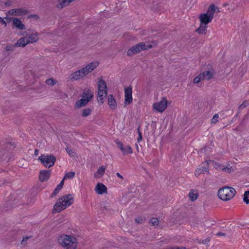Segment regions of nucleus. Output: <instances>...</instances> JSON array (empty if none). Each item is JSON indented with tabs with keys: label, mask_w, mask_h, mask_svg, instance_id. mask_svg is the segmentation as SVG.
<instances>
[{
	"label": "nucleus",
	"mask_w": 249,
	"mask_h": 249,
	"mask_svg": "<svg viewBox=\"0 0 249 249\" xmlns=\"http://www.w3.org/2000/svg\"><path fill=\"white\" fill-rule=\"evenodd\" d=\"M38 160L45 167L50 168L54 165L55 157L52 155H41Z\"/></svg>",
	"instance_id": "obj_6"
},
{
	"label": "nucleus",
	"mask_w": 249,
	"mask_h": 249,
	"mask_svg": "<svg viewBox=\"0 0 249 249\" xmlns=\"http://www.w3.org/2000/svg\"><path fill=\"white\" fill-rule=\"evenodd\" d=\"M132 102V88L128 87L124 88V105L130 104Z\"/></svg>",
	"instance_id": "obj_9"
},
{
	"label": "nucleus",
	"mask_w": 249,
	"mask_h": 249,
	"mask_svg": "<svg viewBox=\"0 0 249 249\" xmlns=\"http://www.w3.org/2000/svg\"><path fill=\"white\" fill-rule=\"evenodd\" d=\"M202 75H201L200 74H199L194 79V83L195 84H197L200 81L203 80L202 78Z\"/></svg>",
	"instance_id": "obj_36"
},
{
	"label": "nucleus",
	"mask_w": 249,
	"mask_h": 249,
	"mask_svg": "<svg viewBox=\"0 0 249 249\" xmlns=\"http://www.w3.org/2000/svg\"><path fill=\"white\" fill-rule=\"evenodd\" d=\"M99 65V63L97 61L92 62L87 65L84 68H82V71L85 72V75L92 71L96 68Z\"/></svg>",
	"instance_id": "obj_11"
},
{
	"label": "nucleus",
	"mask_w": 249,
	"mask_h": 249,
	"mask_svg": "<svg viewBox=\"0 0 249 249\" xmlns=\"http://www.w3.org/2000/svg\"><path fill=\"white\" fill-rule=\"evenodd\" d=\"M74 202V198L71 194L63 196V210L66 209Z\"/></svg>",
	"instance_id": "obj_14"
},
{
	"label": "nucleus",
	"mask_w": 249,
	"mask_h": 249,
	"mask_svg": "<svg viewBox=\"0 0 249 249\" xmlns=\"http://www.w3.org/2000/svg\"><path fill=\"white\" fill-rule=\"evenodd\" d=\"M152 47V46L151 44H146L144 42H141L133 46L127 51V54L129 56H131L140 52L141 51L147 50L148 49L151 48Z\"/></svg>",
	"instance_id": "obj_5"
},
{
	"label": "nucleus",
	"mask_w": 249,
	"mask_h": 249,
	"mask_svg": "<svg viewBox=\"0 0 249 249\" xmlns=\"http://www.w3.org/2000/svg\"><path fill=\"white\" fill-rule=\"evenodd\" d=\"M168 101L165 97H162L161 100L153 105V109L158 112H163L167 107Z\"/></svg>",
	"instance_id": "obj_8"
},
{
	"label": "nucleus",
	"mask_w": 249,
	"mask_h": 249,
	"mask_svg": "<svg viewBox=\"0 0 249 249\" xmlns=\"http://www.w3.org/2000/svg\"><path fill=\"white\" fill-rule=\"evenodd\" d=\"M216 235L218 236H225L226 235V234L224 232H218L216 233Z\"/></svg>",
	"instance_id": "obj_45"
},
{
	"label": "nucleus",
	"mask_w": 249,
	"mask_h": 249,
	"mask_svg": "<svg viewBox=\"0 0 249 249\" xmlns=\"http://www.w3.org/2000/svg\"><path fill=\"white\" fill-rule=\"evenodd\" d=\"M106 168L103 166L98 168L97 171L94 174V177L96 178H101L105 173Z\"/></svg>",
	"instance_id": "obj_24"
},
{
	"label": "nucleus",
	"mask_w": 249,
	"mask_h": 249,
	"mask_svg": "<svg viewBox=\"0 0 249 249\" xmlns=\"http://www.w3.org/2000/svg\"><path fill=\"white\" fill-rule=\"evenodd\" d=\"M62 210V198H59L54 205L53 213H60Z\"/></svg>",
	"instance_id": "obj_17"
},
{
	"label": "nucleus",
	"mask_w": 249,
	"mask_h": 249,
	"mask_svg": "<svg viewBox=\"0 0 249 249\" xmlns=\"http://www.w3.org/2000/svg\"><path fill=\"white\" fill-rule=\"evenodd\" d=\"M189 197L191 201H194L196 200L198 197V195L197 193H194L193 192H190L189 195Z\"/></svg>",
	"instance_id": "obj_29"
},
{
	"label": "nucleus",
	"mask_w": 249,
	"mask_h": 249,
	"mask_svg": "<svg viewBox=\"0 0 249 249\" xmlns=\"http://www.w3.org/2000/svg\"><path fill=\"white\" fill-rule=\"evenodd\" d=\"M175 249H186V247H175Z\"/></svg>",
	"instance_id": "obj_48"
},
{
	"label": "nucleus",
	"mask_w": 249,
	"mask_h": 249,
	"mask_svg": "<svg viewBox=\"0 0 249 249\" xmlns=\"http://www.w3.org/2000/svg\"><path fill=\"white\" fill-rule=\"evenodd\" d=\"M219 115L217 114H215L212 119L211 120V124H215L218 122Z\"/></svg>",
	"instance_id": "obj_35"
},
{
	"label": "nucleus",
	"mask_w": 249,
	"mask_h": 249,
	"mask_svg": "<svg viewBox=\"0 0 249 249\" xmlns=\"http://www.w3.org/2000/svg\"><path fill=\"white\" fill-rule=\"evenodd\" d=\"M22 37L19 38L15 43L16 47H24L27 44L37 42L39 40V34L35 31L28 30L23 32Z\"/></svg>",
	"instance_id": "obj_2"
},
{
	"label": "nucleus",
	"mask_w": 249,
	"mask_h": 249,
	"mask_svg": "<svg viewBox=\"0 0 249 249\" xmlns=\"http://www.w3.org/2000/svg\"><path fill=\"white\" fill-rule=\"evenodd\" d=\"M74 0H63V6L68 5L70 3L73 1Z\"/></svg>",
	"instance_id": "obj_41"
},
{
	"label": "nucleus",
	"mask_w": 249,
	"mask_h": 249,
	"mask_svg": "<svg viewBox=\"0 0 249 249\" xmlns=\"http://www.w3.org/2000/svg\"><path fill=\"white\" fill-rule=\"evenodd\" d=\"M66 151L68 153V154L71 157H73L75 155V152L73 151L70 147H67L66 148Z\"/></svg>",
	"instance_id": "obj_34"
},
{
	"label": "nucleus",
	"mask_w": 249,
	"mask_h": 249,
	"mask_svg": "<svg viewBox=\"0 0 249 249\" xmlns=\"http://www.w3.org/2000/svg\"><path fill=\"white\" fill-rule=\"evenodd\" d=\"M93 93L90 89H85L82 95V99L77 101L75 107H81L86 106L93 98Z\"/></svg>",
	"instance_id": "obj_4"
},
{
	"label": "nucleus",
	"mask_w": 249,
	"mask_h": 249,
	"mask_svg": "<svg viewBox=\"0 0 249 249\" xmlns=\"http://www.w3.org/2000/svg\"><path fill=\"white\" fill-rule=\"evenodd\" d=\"M235 190L232 187H224L218 191V196L222 200L227 201L232 198L236 194Z\"/></svg>",
	"instance_id": "obj_3"
},
{
	"label": "nucleus",
	"mask_w": 249,
	"mask_h": 249,
	"mask_svg": "<svg viewBox=\"0 0 249 249\" xmlns=\"http://www.w3.org/2000/svg\"><path fill=\"white\" fill-rule=\"evenodd\" d=\"M75 173L73 171H71L65 174L64 177H63V181L65 179H72L74 177Z\"/></svg>",
	"instance_id": "obj_28"
},
{
	"label": "nucleus",
	"mask_w": 249,
	"mask_h": 249,
	"mask_svg": "<svg viewBox=\"0 0 249 249\" xmlns=\"http://www.w3.org/2000/svg\"><path fill=\"white\" fill-rule=\"evenodd\" d=\"M249 105V103L246 101H244L243 103L239 107L238 110H240L245 107H246Z\"/></svg>",
	"instance_id": "obj_37"
},
{
	"label": "nucleus",
	"mask_w": 249,
	"mask_h": 249,
	"mask_svg": "<svg viewBox=\"0 0 249 249\" xmlns=\"http://www.w3.org/2000/svg\"><path fill=\"white\" fill-rule=\"evenodd\" d=\"M99 65V63L97 61L92 62L87 65L84 68H82V71L85 72V75L92 71L96 68Z\"/></svg>",
	"instance_id": "obj_12"
},
{
	"label": "nucleus",
	"mask_w": 249,
	"mask_h": 249,
	"mask_svg": "<svg viewBox=\"0 0 249 249\" xmlns=\"http://www.w3.org/2000/svg\"><path fill=\"white\" fill-rule=\"evenodd\" d=\"M31 17H34V18H38V16L37 15H33V16H31Z\"/></svg>",
	"instance_id": "obj_51"
},
{
	"label": "nucleus",
	"mask_w": 249,
	"mask_h": 249,
	"mask_svg": "<svg viewBox=\"0 0 249 249\" xmlns=\"http://www.w3.org/2000/svg\"><path fill=\"white\" fill-rule=\"evenodd\" d=\"M107 90H104L103 91H98L97 100L98 102L101 104H103L104 102V98L107 96Z\"/></svg>",
	"instance_id": "obj_22"
},
{
	"label": "nucleus",
	"mask_w": 249,
	"mask_h": 249,
	"mask_svg": "<svg viewBox=\"0 0 249 249\" xmlns=\"http://www.w3.org/2000/svg\"><path fill=\"white\" fill-rule=\"evenodd\" d=\"M244 201L247 204H249V197L244 196Z\"/></svg>",
	"instance_id": "obj_44"
},
{
	"label": "nucleus",
	"mask_w": 249,
	"mask_h": 249,
	"mask_svg": "<svg viewBox=\"0 0 249 249\" xmlns=\"http://www.w3.org/2000/svg\"><path fill=\"white\" fill-rule=\"evenodd\" d=\"M169 249H175V247H171Z\"/></svg>",
	"instance_id": "obj_53"
},
{
	"label": "nucleus",
	"mask_w": 249,
	"mask_h": 249,
	"mask_svg": "<svg viewBox=\"0 0 249 249\" xmlns=\"http://www.w3.org/2000/svg\"><path fill=\"white\" fill-rule=\"evenodd\" d=\"M104 207L105 208V209H106V210H107V208H106V206H104Z\"/></svg>",
	"instance_id": "obj_54"
},
{
	"label": "nucleus",
	"mask_w": 249,
	"mask_h": 249,
	"mask_svg": "<svg viewBox=\"0 0 249 249\" xmlns=\"http://www.w3.org/2000/svg\"><path fill=\"white\" fill-rule=\"evenodd\" d=\"M92 110V109L90 107L85 108L82 112V116L84 117L89 116L91 114Z\"/></svg>",
	"instance_id": "obj_27"
},
{
	"label": "nucleus",
	"mask_w": 249,
	"mask_h": 249,
	"mask_svg": "<svg viewBox=\"0 0 249 249\" xmlns=\"http://www.w3.org/2000/svg\"><path fill=\"white\" fill-rule=\"evenodd\" d=\"M239 113H240V110H238V112H237V113H236V114L235 115V116L234 118H235V117H236L238 116V115H239Z\"/></svg>",
	"instance_id": "obj_50"
},
{
	"label": "nucleus",
	"mask_w": 249,
	"mask_h": 249,
	"mask_svg": "<svg viewBox=\"0 0 249 249\" xmlns=\"http://www.w3.org/2000/svg\"><path fill=\"white\" fill-rule=\"evenodd\" d=\"M45 82L47 85H50V86H53V85H55L57 83L56 80H55L53 78L47 79H46Z\"/></svg>",
	"instance_id": "obj_30"
},
{
	"label": "nucleus",
	"mask_w": 249,
	"mask_h": 249,
	"mask_svg": "<svg viewBox=\"0 0 249 249\" xmlns=\"http://www.w3.org/2000/svg\"><path fill=\"white\" fill-rule=\"evenodd\" d=\"M38 154V150L36 149L35 151V155L36 156H37Z\"/></svg>",
	"instance_id": "obj_49"
},
{
	"label": "nucleus",
	"mask_w": 249,
	"mask_h": 249,
	"mask_svg": "<svg viewBox=\"0 0 249 249\" xmlns=\"http://www.w3.org/2000/svg\"><path fill=\"white\" fill-rule=\"evenodd\" d=\"M108 104L112 109H115L117 107V103L112 94L108 96Z\"/></svg>",
	"instance_id": "obj_21"
},
{
	"label": "nucleus",
	"mask_w": 249,
	"mask_h": 249,
	"mask_svg": "<svg viewBox=\"0 0 249 249\" xmlns=\"http://www.w3.org/2000/svg\"><path fill=\"white\" fill-rule=\"evenodd\" d=\"M214 74V71L213 70L206 71L200 73V75H202L201 77L203 80H209L210 79H212L213 77Z\"/></svg>",
	"instance_id": "obj_18"
},
{
	"label": "nucleus",
	"mask_w": 249,
	"mask_h": 249,
	"mask_svg": "<svg viewBox=\"0 0 249 249\" xmlns=\"http://www.w3.org/2000/svg\"><path fill=\"white\" fill-rule=\"evenodd\" d=\"M95 191L98 194L102 195L107 192V188L103 184L99 183L96 186Z\"/></svg>",
	"instance_id": "obj_20"
},
{
	"label": "nucleus",
	"mask_w": 249,
	"mask_h": 249,
	"mask_svg": "<svg viewBox=\"0 0 249 249\" xmlns=\"http://www.w3.org/2000/svg\"><path fill=\"white\" fill-rule=\"evenodd\" d=\"M58 8H62V0H59L58 2V4L57 5Z\"/></svg>",
	"instance_id": "obj_42"
},
{
	"label": "nucleus",
	"mask_w": 249,
	"mask_h": 249,
	"mask_svg": "<svg viewBox=\"0 0 249 249\" xmlns=\"http://www.w3.org/2000/svg\"><path fill=\"white\" fill-rule=\"evenodd\" d=\"M104 90H107V84L105 81L100 79L98 82V91Z\"/></svg>",
	"instance_id": "obj_23"
},
{
	"label": "nucleus",
	"mask_w": 249,
	"mask_h": 249,
	"mask_svg": "<svg viewBox=\"0 0 249 249\" xmlns=\"http://www.w3.org/2000/svg\"><path fill=\"white\" fill-rule=\"evenodd\" d=\"M116 142L118 146L119 147L120 150L122 151V152H123V151H124V147L123 143L122 142Z\"/></svg>",
	"instance_id": "obj_38"
},
{
	"label": "nucleus",
	"mask_w": 249,
	"mask_h": 249,
	"mask_svg": "<svg viewBox=\"0 0 249 249\" xmlns=\"http://www.w3.org/2000/svg\"><path fill=\"white\" fill-rule=\"evenodd\" d=\"M7 13L9 15L21 16L25 15L27 13V11L22 8L13 9L9 10Z\"/></svg>",
	"instance_id": "obj_15"
},
{
	"label": "nucleus",
	"mask_w": 249,
	"mask_h": 249,
	"mask_svg": "<svg viewBox=\"0 0 249 249\" xmlns=\"http://www.w3.org/2000/svg\"><path fill=\"white\" fill-rule=\"evenodd\" d=\"M62 189V180L59 183V184L57 185L56 187L53 190V193L52 194L51 197H53L55 196Z\"/></svg>",
	"instance_id": "obj_26"
},
{
	"label": "nucleus",
	"mask_w": 249,
	"mask_h": 249,
	"mask_svg": "<svg viewBox=\"0 0 249 249\" xmlns=\"http://www.w3.org/2000/svg\"><path fill=\"white\" fill-rule=\"evenodd\" d=\"M138 132L139 133V137L138 138V142H140L141 141H142V134L140 130V128H138Z\"/></svg>",
	"instance_id": "obj_40"
},
{
	"label": "nucleus",
	"mask_w": 249,
	"mask_h": 249,
	"mask_svg": "<svg viewBox=\"0 0 249 249\" xmlns=\"http://www.w3.org/2000/svg\"><path fill=\"white\" fill-rule=\"evenodd\" d=\"M58 242H59V243L61 244V237L58 238Z\"/></svg>",
	"instance_id": "obj_52"
},
{
	"label": "nucleus",
	"mask_w": 249,
	"mask_h": 249,
	"mask_svg": "<svg viewBox=\"0 0 249 249\" xmlns=\"http://www.w3.org/2000/svg\"><path fill=\"white\" fill-rule=\"evenodd\" d=\"M0 23L4 25L5 27L7 26L6 21L1 18H0Z\"/></svg>",
	"instance_id": "obj_43"
},
{
	"label": "nucleus",
	"mask_w": 249,
	"mask_h": 249,
	"mask_svg": "<svg viewBox=\"0 0 249 249\" xmlns=\"http://www.w3.org/2000/svg\"><path fill=\"white\" fill-rule=\"evenodd\" d=\"M218 167L219 168V169H221V170L222 171L226 172V173H230L231 171V167H227L221 168V165L220 164H219L217 166V168H218Z\"/></svg>",
	"instance_id": "obj_32"
},
{
	"label": "nucleus",
	"mask_w": 249,
	"mask_h": 249,
	"mask_svg": "<svg viewBox=\"0 0 249 249\" xmlns=\"http://www.w3.org/2000/svg\"><path fill=\"white\" fill-rule=\"evenodd\" d=\"M12 25L13 26L20 30H24L25 29V25L18 18H14L13 19Z\"/></svg>",
	"instance_id": "obj_19"
},
{
	"label": "nucleus",
	"mask_w": 249,
	"mask_h": 249,
	"mask_svg": "<svg viewBox=\"0 0 249 249\" xmlns=\"http://www.w3.org/2000/svg\"><path fill=\"white\" fill-rule=\"evenodd\" d=\"M116 175L118 177H119V178H121V179H123V177L119 173H116Z\"/></svg>",
	"instance_id": "obj_47"
},
{
	"label": "nucleus",
	"mask_w": 249,
	"mask_h": 249,
	"mask_svg": "<svg viewBox=\"0 0 249 249\" xmlns=\"http://www.w3.org/2000/svg\"><path fill=\"white\" fill-rule=\"evenodd\" d=\"M219 11L217 7L213 4H211L206 13H203L199 15V19L200 24L199 27L196 30V32L199 34L206 35L208 24L212 21L214 14Z\"/></svg>",
	"instance_id": "obj_1"
},
{
	"label": "nucleus",
	"mask_w": 249,
	"mask_h": 249,
	"mask_svg": "<svg viewBox=\"0 0 249 249\" xmlns=\"http://www.w3.org/2000/svg\"><path fill=\"white\" fill-rule=\"evenodd\" d=\"M132 152V149L130 146H127L125 148H124V151H123V153L124 154H131Z\"/></svg>",
	"instance_id": "obj_33"
},
{
	"label": "nucleus",
	"mask_w": 249,
	"mask_h": 249,
	"mask_svg": "<svg viewBox=\"0 0 249 249\" xmlns=\"http://www.w3.org/2000/svg\"><path fill=\"white\" fill-rule=\"evenodd\" d=\"M248 119V116L246 115L244 116L243 119L242 120L240 124L237 126L235 130L236 131H242L244 128L245 126V121Z\"/></svg>",
	"instance_id": "obj_25"
},
{
	"label": "nucleus",
	"mask_w": 249,
	"mask_h": 249,
	"mask_svg": "<svg viewBox=\"0 0 249 249\" xmlns=\"http://www.w3.org/2000/svg\"><path fill=\"white\" fill-rule=\"evenodd\" d=\"M63 239V248L66 249H75L77 247L76 239L72 236L65 235Z\"/></svg>",
	"instance_id": "obj_7"
},
{
	"label": "nucleus",
	"mask_w": 249,
	"mask_h": 249,
	"mask_svg": "<svg viewBox=\"0 0 249 249\" xmlns=\"http://www.w3.org/2000/svg\"><path fill=\"white\" fill-rule=\"evenodd\" d=\"M85 72H84L82 69H80L74 72L71 73L70 76L71 80H77L84 76H85Z\"/></svg>",
	"instance_id": "obj_16"
},
{
	"label": "nucleus",
	"mask_w": 249,
	"mask_h": 249,
	"mask_svg": "<svg viewBox=\"0 0 249 249\" xmlns=\"http://www.w3.org/2000/svg\"><path fill=\"white\" fill-rule=\"evenodd\" d=\"M149 222L152 226H155L158 225L159 221L157 218L153 217L150 219Z\"/></svg>",
	"instance_id": "obj_31"
},
{
	"label": "nucleus",
	"mask_w": 249,
	"mask_h": 249,
	"mask_svg": "<svg viewBox=\"0 0 249 249\" xmlns=\"http://www.w3.org/2000/svg\"><path fill=\"white\" fill-rule=\"evenodd\" d=\"M209 162L205 161L202 162L201 165L196 170L195 174L196 176H198L201 174H204L205 172L209 171Z\"/></svg>",
	"instance_id": "obj_10"
},
{
	"label": "nucleus",
	"mask_w": 249,
	"mask_h": 249,
	"mask_svg": "<svg viewBox=\"0 0 249 249\" xmlns=\"http://www.w3.org/2000/svg\"><path fill=\"white\" fill-rule=\"evenodd\" d=\"M135 220L137 223L141 224L143 223V222L144 221V219H143L141 217H139L136 218Z\"/></svg>",
	"instance_id": "obj_39"
},
{
	"label": "nucleus",
	"mask_w": 249,
	"mask_h": 249,
	"mask_svg": "<svg viewBox=\"0 0 249 249\" xmlns=\"http://www.w3.org/2000/svg\"><path fill=\"white\" fill-rule=\"evenodd\" d=\"M249 191H247L245 192L244 196H247L249 197Z\"/></svg>",
	"instance_id": "obj_46"
},
{
	"label": "nucleus",
	"mask_w": 249,
	"mask_h": 249,
	"mask_svg": "<svg viewBox=\"0 0 249 249\" xmlns=\"http://www.w3.org/2000/svg\"><path fill=\"white\" fill-rule=\"evenodd\" d=\"M51 173L50 170H43L40 171L38 175L39 180L41 182L47 181L50 178Z\"/></svg>",
	"instance_id": "obj_13"
}]
</instances>
